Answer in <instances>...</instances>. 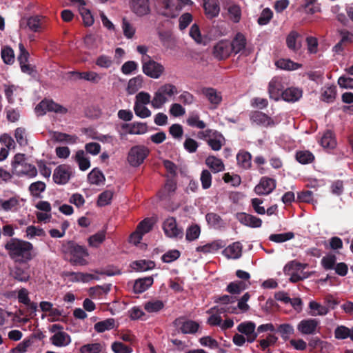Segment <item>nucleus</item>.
I'll use <instances>...</instances> for the list:
<instances>
[{
	"instance_id": "nucleus-12",
	"label": "nucleus",
	"mask_w": 353,
	"mask_h": 353,
	"mask_svg": "<svg viewBox=\"0 0 353 353\" xmlns=\"http://www.w3.org/2000/svg\"><path fill=\"white\" fill-rule=\"evenodd\" d=\"M72 173V170L70 165L62 164L54 169L52 178L55 183L64 185L69 181Z\"/></svg>"
},
{
	"instance_id": "nucleus-54",
	"label": "nucleus",
	"mask_w": 353,
	"mask_h": 353,
	"mask_svg": "<svg viewBox=\"0 0 353 353\" xmlns=\"http://www.w3.org/2000/svg\"><path fill=\"white\" fill-rule=\"evenodd\" d=\"M164 307L163 301L160 300H152L145 303L144 309L149 313L158 312Z\"/></svg>"
},
{
	"instance_id": "nucleus-23",
	"label": "nucleus",
	"mask_w": 353,
	"mask_h": 353,
	"mask_svg": "<svg viewBox=\"0 0 353 353\" xmlns=\"http://www.w3.org/2000/svg\"><path fill=\"white\" fill-rule=\"evenodd\" d=\"M243 246L239 241L234 242L226 247L223 251V255L230 259H239L242 255Z\"/></svg>"
},
{
	"instance_id": "nucleus-27",
	"label": "nucleus",
	"mask_w": 353,
	"mask_h": 353,
	"mask_svg": "<svg viewBox=\"0 0 353 353\" xmlns=\"http://www.w3.org/2000/svg\"><path fill=\"white\" fill-rule=\"evenodd\" d=\"M303 94L301 89L298 88L291 87L285 90L282 92V99L287 102H296L299 101Z\"/></svg>"
},
{
	"instance_id": "nucleus-9",
	"label": "nucleus",
	"mask_w": 353,
	"mask_h": 353,
	"mask_svg": "<svg viewBox=\"0 0 353 353\" xmlns=\"http://www.w3.org/2000/svg\"><path fill=\"white\" fill-rule=\"evenodd\" d=\"M35 112L39 115H43L47 112L65 114L67 109L51 100H43L35 108Z\"/></svg>"
},
{
	"instance_id": "nucleus-43",
	"label": "nucleus",
	"mask_w": 353,
	"mask_h": 353,
	"mask_svg": "<svg viewBox=\"0 0 353 353\" xmlns=\"http://www.w3.org/2000/svg\"><path fill=\"white\" fill-rule=\"evenodd\" d=\"M309 307L312 311V316H325L329 312V307L322 305L319 303L312 301L309 303Z\"/></svg>"
},
{
	"instance_id": "nucleus-40",
	"label": "nucleus",
	"mask_w": 353,
	"mask_h": 353,
	"mask_svg": "<svg viewBox=\"0 0 353 353\" xmlns=\"http://www.w3.org/2000/svg\"><path fill=\"white\" fill-rule=\"evenodd\" d=\"M227 10L229 18L234 23H238L241 17V10L240 7L234 3H228L227 4Z\"/></svg>"
},
{
	"instance_id": "nucleus-48",
	"label": "nucleus",
	"mask_w": 353,
	"mask_h": 353,
	"mask_svg": "<svg viewBox=\"0 0 353 353\" xmlns=\"http://www.w3.org/2000/svg\"><path fill=\"white\" fill-rule=\"evenodd\" d=\"M205 219L208 225L214 229H219L224 224L223 219L216 213H208L205 216Z\"/></svg>"
},
{
	"instance_id": "nucleus-6",
	"label": "nucleus",
	"mask_w": 353,
	"mask_h": 353,
	"mask_svg": "<svg viewBox=\"0 0 353 353\" xmlns=\"http://www.w3.org/2000/svg\"><path fill=\"white\" fill-rule=\"evenodd\" d=\"M149 154V150L144 145H135L130 148L128 154V161L131 166L138 167L143 163Z\"/></svg>"
},
{
	"instance_id": "nucleus-56",
	"label": "nucleus",
	"mask_w": 353,
	"mask_h": 353,
	"mask_svg": "<svg viewBox=\"0 0 353 353\" xmlns=\"http://www.w3.org/2000/svg\"><path fill=\"white\" fill-rule=\"evenodd\" d=\"M201 234V228L196 225H192L188 227L186 230L185 239L188 241H193L196 240Z\"/></svg>"
},
{
	"instance_id": "nucleus-10",
	"label": "nucleus",
	"mask_w": 353,
	"mask_h": 353,
	"mask_svg": "<svg viewBox=\"0 0 353 353\" xmlns=\"http://www.w3.org/2000/svg\"><path fill=\"white\" fill-rule=\"evenodd\" d=\"M174 326L178 329L179 332L184 334H196L200 325L196 321L192 320H187L183 318H178L174 321Z\"/></svg>"
},
{
	"instance_id": "nucleus-60",
	"label": "nucleus",
	"mask_w": 353,
	"mask_h": 353,
	"mask_svg": "<svg viewBox=\"0 0 353 353\" xmlns=\"http://www.w3.org/2000/svg\"><path fill=\"white\" fill-rule=\"evenodd\" d=\"M114 192L112 190H105L101 193L98 196L97 205L99 206H105L110 203Z\"/></svg>"
},
{
	"instance_id": "nucleus-47",
	"label": "nucleus",
	"mask_w": 353,
	"mask_h": 353,
	"mask_svg": "<svg viewBox=\"0 0 353 353\" xmlns=\"http://www.w3.org/2000/svg\"><path fill=\"white\" fill-rule=\"evenodd\" d=\"M81 6L79 8V12L82 17L83 21L85 26H90L94 23V18L90 12V11L85 8V2L83 0H78Z\"/></svg>"
},
{
	"instance_id": "nucleus-57",
	"label": "nucleus",
	"mask_w": 353,
	"mask_h": 353,
	"mask_svg": "<svg viewBox=\"0 0 353 353\" xmlns=\"http://www.w3.org/2000/svg\"><path fill=\"white\" fill-rule=\"evenodd\" d=\"M276 65L278 68L286 70H295L301 66L300 64L294 63L290 59H284L277 61Z\"/></svg>"
},
{
	"instance_id": "nucleus-51",
	"label": "nucleus",
	"mask_w": 353,
	"mask_h": 353,
	"mask_svg": "<svg viewBox=\"0 0 353 353\" xmlns=\"http://www.w3.org/2000/svg\"><path fill=\"white\" fill-rule=\"evenodd\" d=\"M203 93L210 102L214 105H218L222 100L221 93L213 88H206L203 90Z\"/></svg>"
},
{
	"instance_id": "nucleus-22",
	"label": "nucleus",
	"mask_w": 353,
	"mask_h": 353,
	"mask_svg": "<svg viewBox=\"0 0 353 353\" xmlns=\"http://www.w3.org/2000/svg\"><path fill=\"white\" fill-rule=\"evenodd\" d=\"M52 345L56 347H66L71 343L70 336L64 331L54 333L50 339Z\"/></svg>"
},
{
	"instance_id": "nucleus-37",
	"label": "nucleus",
	"mask_w": 353,
	"mask_h": 353,
	"mask_svg": "<svg viewBox=\"0 0 353 353\" xmlns=\"http://www.w3.org/2000/svg\"><path fill=\"white\" fill-rule=\"evenodd\" d=\"M252 156L247 151L241 150L236 155L238 165L243 169H249L252 165Z\"/></svg>"
},
{
	"instance_id": "nucleus-39",
	"label": "nucleus",
	"mask_w": 353,
	"mask_h": 353,
	"mask_svg": "<svg viewBox=\"0 0 353 353\" xmlns=\"http://www.w3.org/2000/svg\"><path fill=\"white\" fill-rule=\"evenodd\" d=\"M155 263L150 260H139L132 263L131 268L139 272H145L152 270L154 268Z\"/></svg>"
},
{
	"instance_id": "nucleus-28",
	"label": "nucleus",
	"mask_w": 353,
	"mask_h": 353,
	"mask_svg": "<svg viewBox=\"0 0 353 353\" xmlns=\"http://www.w3.org/2000/svg\"><path fill=\"white\" fill-rule=\"evenodd\" d=\"M252 119L255 123L266 127L274 126L279 122L277 119L274 121L262 112H255L252 116Z\"/></svg>"
},
{
	"instance_id": "nucleus-55",
	"label": "nucleus",
	"mask_w": 353,
	"mask_h": 353,
	"mask_svg": "<svg viewBox=\"0 0 353 353\" xmlns=\"http://www.w3.org/2000/svg\"><path fill=\"white\" fill-rule=\"evenodd\" d=\"M277 332L280 334L283 339L286 341L294 334V329L292 325L289 323H283L279 325Z\"/></svg>"
},
{
	"instance_id": "nucleus-5",
	"label": "nucleus",
	"mask_w": 353,
	"mask_h": 353,
	"mask_svg": "<svg viewBox=\"0 0 353 353\" xmlns=\"http://www.w3.org/2000/svg\"><path fill=\"white\" fill-rule=\"evenodd\" d=\"M143 72L152 79H159L164 72V66L157 61L152 59L150 57H145L141 59Z\"/></svg>"
},
{
	"instance_id": "nucleus-2",
	"label": "nucleus",
	"mask_w": 353,
	"mask_h": 353,
	"mask_svg": "<svg viewBox=\"0 0 353 353\" xmlns=\"http://www.w3.org/2000/svg\"><path fill=\"white\" fill-rule=\"evenodd\" d=\"M61 251L65 256H70V261L73 265H85L88 263L87 257L89 256V253L87 249L74 241L63 242Z\"/></svg>"
},
{
	"instance_id": "nucleus-33",
	"label": "nucleus",
	"mask_w": 353,
	"mask_h": 353,
	"mask_svg": "<svg viewBox=\"0 0 353 353\" xmlns=\"http://www.w3.org/2000/svg\"><path fill=\"white\" fill-rule=\"evenodd\" d=\"M205 164L214 172L217 173L225 170V165L221 159L214 156H209L205 159Z\"/></svg>"
},
{
	"instance_id": "nucleus-46",
	"label": "nucleus",
	"mask_w": 353,
	"mask_h": 353,
	"mask_svg": "<svg viewBox=\"0 0 353 353\" xmlns=\"http://www.w3.org/2000/svg\"><path fill=\"white\" fill-rule=\"evenodd\" d=\"M12 276L20 282H27L30 278V274L28 268L24 269L21 267H15L12 272Z\"/></svg>"
},
{
	"instance_id": "nucleus-25",
	"label": "nucleus",
	"mask_w": 353,
	"mask_h": 353,
	"mask_svg": "<svg viewBox=\"0 0 353 353\" xmlns=\"http://www.w3.org/2000/svg\"><path fill=\"white\" fill-rule=\"evenodd\" d=\"M20 206L19 196H12L8 199H0V210L17 212Z\"/></svg>"
},
{
	"instance_id": "nucleus-24",
	"label": "nucleus",
	"mask_w": 353,
	"mask_h": 353,
	"mask_svg": "<svg viewBox=\"0 0 353 353\" xmlns=\"http://www.w3.org/2000/svg\"><path fill=\"white\" fill-rule=\"evenodd\" d=\"M287 47L294 52H298L301 48V35L297 32H290L286 37Z\"/></svg>"
},
{
	"instance_id": "nucleus-30",
	"label": "nucleus",
	"mask_w": 353,
	"mask_h": 353,
	"mask_svg": "<svg viewBox=\"0 0 353 353\" xmlns=\"http://www.w3.org/2000/svg\"><path fill=\"white\" fill-rule=\"evenodd\" d=\"M203 7L208 18H214L218 16L220 7L218 0H204Z\"/></svg>"
},
{
	"instance_id": "nucleus-38",
	"label": "nucleus",
	"mask_w": 353,
	"mask_h": 353,
	"mask_svg": "<svg viewBox=\"0 0 353 353\" xmlns=\"http://www.w3.org/2000/svg\"><path fill=\"white\" fill-rule=\"evenodd\" d=\"M143 78L141 75H138L129 80L126 90L129 94L136 93L143 86Z\"/></svg>"
},
{
	"instance_id": "nucleus-7",
	"label": "nucleus",
	"mask_w": 353,
	"mask_h": 353,
	"mask_svg": "<svg viewBox=\"0 0 353 353\" xmlns=\"http://www.w3.org/2000/svg\"><path fill=\"white\" fill-rule=\"evenodd\" d=\"M43 18L40 16L23 17L19 21V28L21 30L31 32H40L43 28Z\"/></svg>"
},
{
	"instance_id": "nucleus-16",
	"label": "nucleus",
	"mask_w": 353,
	"mask_h": 353,
	"mask_svg": "<svg viewBox=\"0 0 353 353\" xmlns=\"http://www.w3.org/2000/svg\"><path fill=\"white\" fill-rule=\"evenodd\" d=\"M276 188V181L272 178L263 176L259 183L254 188L256 194L267 195L270 194Z\"/></svg>"
},
{
	"instance_id": "nucleus-21",
	"label": "nucleus",
	"mask_w": 353,
	"mask_h": 353,
	"mask_svg": "<svg viewBox=\"0 0 353 353\" xmlns=\"http://www.w3.org/2000/svg\"><path fill=\"white\" fill-rule=\"evenodd\" d=\"M132 10L138 16H144L150 13L149 0H131Z\"/></svg>"
},
{
	"instance_id": "nucleus-63",
	"label": "nucleus",
	"mask_w": 353,
	"mask_h": 353,
	"mask_svg": "<svg viewBox=\"0 0 353 353\" xmlns=\"http://www.w3.org/2000/svg\"><path fill=\"white\" fill-rule=\"evenodd\" d=\"M14 137L17 141V142L21 145V146H25L28 145V139H27V134L25 128H17L14 130Z\"/></svg>"
},
{
	"instance_id": "nucleus-17",
	"label": "nucleus",
	"mask_w": 353,
	"mask_h": 353,
	"mask_svg": "<svg viewBox=\"0 0 353 353\" xmlns=\"http://www.w3.org/2000/svg\"><path fill=\"white\" fill-rule=\"evenodd\" d=\"M319 321L316 319L301 320L297 325V330L302 334H314L319 325Z\"/></svg>"
},
{
	"instance_id": "nucleus-52",
	"label": "nucleus",
	"mask_w": 353,
	"mask_h": 353,
	"mask_svg": "<svg viewBox=\"0 0 353 353\" xmlns=\"http://www.w3.org/2000/svg\"><path fill=\"white\" fill-rule=\"evenodd\" d=\"M296 159L301 164H308L314 160V156L308 150H301L296 152Z\"/></svg>"
},
{
	"instance_id": "nucleus-29",
	"label": "nucleus",
	"mask_w": 353,
	"mask_h": 353,
	"mask_svg": "<svg viewBox=\"0 0 353 353\" xmlns=\"http://www.w3.org/2000/svg\"><path fill=\"white\" fill-rule=\"evenodd\" d=\"M122 128L130 134H143L148 131V126L144 123H133L131 124L125 123Z\"/></svg>"
},
{
	"instance_id": "nucleus-44",
	"label": "nucleus",
	"mask_w": 353,
	"mask_h": 353,
	"mask_svg": "<svg viewBox=\"0 0 353 353\" xmlns=\"http://www.w3.org/2000/svg\"><path fill=\"white\" fill-rule=\"evenodd\" d=\"M75 161L78 163L79 169L82 171H85L90 167V159L86 157L85 153L83 150L77 152Z\"/></svg>"
},
{
	"instance_id": "nucleus-20",
	"label": "nucleus",
	"mask_w": 353,
	"mask_h": 353,
	"mask_svg": "<svg viewBox=\"0 0 353 353\" xmlns=\"http://www.w3.org/2000/svg\"><path fill=\"white\" fill-rule=\"evenodd\" d=\"M230 43L231 45L232 52L234 54L239 53L243 54L245 52L247 40L242 33H237Z\"/></svg>"
},
{
	"instance_id": "nucleus-45",
	"label": "nucleus",
	"mask_w": 353,
	"mask_h": 353,
	"mask_svg": "<svg viewBox=\"0 0 353 353\" xmlns=\"http://www.w3.org/2000/svg\"><path fill=\"white\" fill-rule=\"evenodd\" d=\"M115 321L114 319L109 318L104 321H99L94 324V328L98 333L103 332L106 330H110L114 327Z\"/></svg>"
},
{
	"instance_id": "nucleus-49",
	"label": "nucleus",
	"mask_w": 353,
	"mask_h": 353,
	"mask_svg": "<svg viewBox=\"0 0 353 353\" xmlns=\"http://www.w3.org/2000/svg\"><path fill=\"white\" fill-rule=\"evenodd\" d=\"M46 183L43 181H38L31 183L28 188L30 194L36 198L41 197V194L46 190Z\"/></svg>"
},
{
	"instance_id": "nucleus-19",
	"label": "nucleus",
	"mask_w": 353,
	"mask_h": 353,
	"mask_svg": "<svg viewBox=\"0 0 353 353\" xmlns=\"http://www.w3.org/2000/svg\"><path fill=\"white\" fill-rule=\"evenodd\" d=\"M231 53V45L228 41H220L214 46L213 54L218 59H226Z\"/></svg>"
},
{
	"instance_id": "nucleus-53",
	"label": "nucleus",
	"mask_w": 353,
	"mask_h": 353,
	"mask_svg": "<svg viewBox=\"0 0 353 353\" xmlns=\"http://www.w3.org/2000/svg\"><path fill=\"white\" fill-rule=\"evenodd\" d=\"M88 179L92 184L99 185L105 181V177L101 170L94 168L88 174Z\"/></svg>"
},
{
	"instance_id": "nucleus-61",
	"label": "nucleus",
	"mask_w": 353,
	"mask_h": 353,
	"mask_svg": "<svg viewBox=\"0 0 353 353\" xmlns=\"http://www.w3.org/2000/svg\"><path fill=\"white\" fill-rule=\"evenodd\" d=\"M95 64L101 68L108 69L112 65L113 60L110 56L101 54L96 59Z\"/></svg>"
},
{
	"instance_id": "nucleus-13",
	"label": "nucleus",
	"mask_w": 353,
	"mask_h": 353,
	"mask_svg": "<svg viewBox=\"0 0 353 353\" xmlns=\"http://www.w3.org/2000/svg\"><path fill=\"white\" fill-rule=\"evenodd\" d=\"M236 329L239 333L246 337L248 343H253L258 336V333L255 331L256 324L254 322H242L237 326Z\"/></svg>"
},
{
	"instance_id": "nucleus-4",
	"label": "nucleus",
	"mask_w": 353,
	"mask_h": 353,
	"mask_svg": "<svg viewBox=\"0 0 353 353\" xmlns=\"http://www.w3.org/2000/svg\"><path fill=\"white\" fill-rule=\"evenodd\" d=\"M177 94V88L171 83H165L160 86L154 92L151 101V105L154 109H160L171 97Z\"/></svg>"
},
{
	"instance_id": "nucleus-31",
	"label": "nucleus",
	"mask_w": 353,
	"mask_h": 353,
	"mask_svg": "<svg viewBox=\"0 0 353 353\" xmlns=\"http://www.w3.org/2000/svg\"><path fill=\"white\" fill-rule=\"evenodd\" d=\"M154 280L152 276L139 279L135 281L133 290L136 294H141L147 290L152 284Z\"/></svg>"
},
{
	"instance_id": "nucleus-15",
	"label": "nucleus",
	"mask_w": 353,
	"mask_h": 353,
	"mask_svg": "<svg viewBox=\"0 0 353 353\" xmlns=\"http://www.w3.org/2000/svg\"><path fill=\"white\" fill-rule=\"evenodd\" d=\"M181 12V6H176L174 0H169L167 2L159 6V12L161 15L170 17H176Z\"/></svg>"
},
{
	"instance_id": "nucleus-34",
	"label": "nucleus",
	"mask_w": 353,
	"mask_h": 353,
	"mask_svg": "<svg viewBox=\"0 0 353 353\" xmlns=\"http://www.w3.org/2000/svg\"><path fill=\"white\" fill-rule=\"evenodd\" d=\"M73 282L88 283L92 280H99V277L93 274L83 272H71L70 274Z\"/></svg>"
},
{
	"instance_id": "nucleus-3",
	"label": "nucleus",
	"mask_w": 353,
	"mask_h": 353,
	"mask_svg": "<svg viewBox=\"0 0 353 353\" xmlns=\"http://www.w3.org/2000/svg\"><path fill=\"white\" fill-rule=\"evenodd\" d=\"M12 172L18 176H26L34 178L37 175V170L34 165L26 161L25 155L17 154L12 162Z\"/></svg>"
},
{
	"instance_id": "nucleus-50",
	"label": "nucleus",
	"mask_w": 353,
	"mask_h": 353,
	"mask_svg": "<svg viewBox=\"0 0 353 353\" xmlns=\"http://www.w3.org/2000/svg\"><path fill=\"white\" fill-rule=\"evenodd\" d=\"M187 124L192 128H196L198 129H204L206 127L204 121L200 120L199 116L196 112H191L187 120Z\"/></svg>"
},
{
	"instance_id": "nucleus-42",
	"label": "nucleus",
	"mask_w": 353,
	"mask_h": 353,
	"mask_svg": "<svg viewBox=\"0 0 353 353\" xmlns=\"http://www.w3.org/2000/svg\"><path fill=\"white\" fill-rule=\"evenodd\" d=\"M320 143L324 148H334L336 145V141L333 133L330 130L325 132L321 139Z\"/></svg>"
},
{
	"instance_id": "nucleus-11",
	"label": "nucleus",
	"mask_w": 353,
	"mask_h": 353,
	"mask_svg": "<svg viewBox=\"0 0 353 353\" xmlns=\"http://www.w3.org/2000/svg\"><path fill=\"white\" fill-rule=\"evenodd\" d=\"M301 265L296 262H290L284 267L285 274L290 276V281L292 283H296L308 277L306 272L300 270Z\"/></svg>"
},
{
	"instance_id": "nucleus-8",
	"label": "nucleus",
	"mask_w": 353,
	"mask_h": 353,
	"mask_svg": "<svg viewBox=\"0 0 353 353\" xmlns=\"http://www.w3.org/2000/svg\"><path fill=\"white\" fill-rule=\"evenodd\" d=\"M163 230L165 236L171 239H181L183 236V229L177 225L174 217H168L164 221Z\"/></svg>"
},
{
	"instance_id": "nucleus-64",
	"label": "nucleus",
	"mask_w": 353,
	"mask_h": 353,
	"mask_svg": "<svg viewBox=\"0 0 353 353\" xmlns=\"http://www.w3.org/2000/svg\"><path fill=\"white\" fill-rule=\"evenodd\" d=\"M26 233V236L28 239H32L35 236H44L46 235L45 231L42 228L34 225L27 227Z\"/></svg>"
},
{
	"instance_id": "nucleus-58",
	"label": "nucleus",
	"mask_w": 353,
	"mask_h": 353,
	"mask_svg": "<svg viewBox=\"0 0 353 353\" xmlns=\"http://www.w3.org/2000/svg\"><path fill=\"white\" fill-rule=\"evenodd\" d=\"M294 237L292 232L285 233L272 234L269 236V240L275 243H283L291 240Z\"/></svg>"
},
{
	"instance_id": "nucleus-35",
	"label": "nucleus",
	"mask_w": 353,
	"mask_h": 353,
	"mask_svg": "<svg viewBox=\"0 0 353 353\" xmlns=\"http://www.w3.org/2000/svg\"><path fill=\"white\" fill-rule=\"evenodd\" d=\"M250 284V283H246L244 281H240L231 282L228 285L226 291L231 294H239L241 292L247 289Z\"/></svg>"
},
{
	"instance_id": "nucleus-62",
	"label": "nucleus",
	"mask_w": 353,
	"mask_h": 353,
	"mask_svg": "<svg viewBox=\"0 0 353 353\" xmlns=\"http://www.w3.org/2000/svg\"><path fill=\"white\" fill-rule=\"evenodd\" d=\"M103 345L100 343H89L83 345L80 348L81 353H100L102 351Z\"/></svg>"
},
{
	"instance_id": "nucleus-32",
	"label": "nucleus",
	"mask_w": 353,
	"mask_h": 353,
	"mask_svg": "<svg viewBox=\"0 0 353 353\" xmlns=\"http://www.w3.org/2000/svg\"><path fill=\"white\" fill-rule=\"evenodd\" d=\"M225 243L221 240L214 241L204 245L199 246L196 250L203 253H214L225 246Z\"/></svg>"
},
{
	"instance_id": "nucleus-18",
	"label": "nucleus",
	"mask_w": 353,
	"mask_h": 353,
	"mask_svg": "<svg viewBox=\"0 0 353 353\" xmlns=\"http://www.w3.org/2000/svg\"><path fill=\"white\" fill-rule=\"evenodd\" d=\"M237 220L243 225L252 228H260L262 225V220L254 215L245 212L237 213Z\"/></svg>"
},
{
	"instance_id": "nucleus-1",
	"label": "nucleus",
	"mask_w": 353,
	"mask_h": 353,
	"mask_svg": "<svg viewBox=\"0 0 353 353\" xmlns=\"http://www.w3.org/2000/svg\"><path fill=\"white\" fill-rule=\"evenodd\" d=\"M5 249L14 262L25 263L33 258L34 246L32 243L25 240L11 238L6 242Z\"/></svg>"
},
{
	"instance_id": "nucleus-41",
	"label": "nucleus",
	"mask_w": 353,
	"mask_h": 353,
	"mask_svg": "<svg viewBox=\"0 0 353 353\" xmlns=\"http://www.w3.org/2000/svg\"><path fill=\"white\" fill-rule=\"evenodd\" d=\"M4 92L8 101L10 103H13L16 97L20 95V93L22 92V89L14 85H6Z\"/></svg>"
},
{
	"instance_id": "nucleus-26",
	"label": "nucleus",
	"mask_w": 353,
	"mask_h": 353,
	"mask_svg": "<svg viewBox=\"0 0 353 353\" xmlns=\"http://www.w3.org/2000/svg\"><path fill=\"white\" fill-rule=\"evenodd\" d=\"M225 143V139L224 137L216 130H214L209 139H208V144L214 151L220 150Z\"/></svg>"
},
{
	"instance_id": "nucleus-14",
	"label": "nucleus",
	"mask_w": 353,
	"mask_h": 353,
	"mask_svg": "<svg viewBox=\"0 0 353 353\" xmlns=\"http://www.w3.org/2000/svg\"><path fill=\"white\" fill-rule=\"evenodd\" d=\"M284 82L282 77H275L269 83L268 92L270 99L278 101L282 98L284 91Z\"/></svg>"
},
{
	"instance_id": "nucleus-59",
	"label": "nucleus",
	"mask_w": 353,
	"mask_h": 353,
	"mask_svg": "<svg viewBox=\"0 0 353 353\" xmlns=\"http://www.w3.org/2000/svg\"><path fill=\"white\" fill-rule=\"evenodd\" d=\"M105 239V232H99L89 237L88 244L91 247L98 248L104 241Z\"/></svg>"
},
{
	"instance_id": "nucleus-36",
	"label": "nucleus",
	"mask_w": 353,
	"mask_h": 353,
	"mask_svg": "<svg viewBox=\"0 0 353 353\" xmlns=\"http://www.w3.org/2000/svg\"><path fill=\"white\" fill-rule=\"evenodd\" d=\"M52 139L57 142L72 144L77 142V137L75 135H70L66 133L53 132L52 133Z\"/></svg>"
}]
</instances>
